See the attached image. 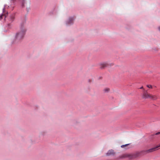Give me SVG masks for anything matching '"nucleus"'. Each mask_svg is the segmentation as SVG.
I'll return each instance as SVG.
<instances>
[{
  "label": "nucleus",
  "instance_id": "20e7f679",
  "mask_svg": "<svg viewBox=\"0 0 160 160\" xmlns=\"http://www.w3.org/2000/svg\"><path fill=\"white\" fill-rule=\"evenodd\" d=\"M109 65L106 62H101V69H103L106 67H108Z\"/></svg>",
  "mask_w": 160,
  "mask_h": 160
},
{
  "label": "nucleus",
  "instance_id": "7ed1b4c3",
  "mask_svg": "<svg viewBox=\"0 0 160 160\" xmlns=\"http://www.w3.org/2000/svg\"><path fill=\"white\" fill-rule=\"evenodd\" d=\"M160 147V144L156 146V147L150 148L147 150V152H152L153 151H156L158 149V148Z\"/></svg>",
  "mask_w": 160,
  "mask_h": 160
},
{
  "label": "nucleus",
  "instance_id": "dca6fc26",
  "mask_svg": "<svg viewBox=\"0 0 160 160\" xmlns=\"http://www.w3.org/2000/svg\"><path fill=\"white\" fill-rule=\"evenodd\" d=\"M158 28L159 31L160 32V27H159Z\"/></svg>",
  "mask_w": 160,
  "mask_h": 160
},
{
  "label": "nucleus",
  "instance_id": "f3484780",
  "mask_svg": "<svg viewBox=\"0 0 160 160\" xmlns=\"http://www.w3.org/2000/svg\"><path fill=\"white\" fill-rule=\"evenodd\" d=\"M143 88V87L142 86V87H141V88H140V89H142Z\"/></svg>",
  "mask_w": 160,
  "mask_h": 160
},
{
  "label": "nucleus",
  "instance_id": "4468645a",
  "mask_svg": "<svg viewBox=\"0 0 160 160\" xmlns=\"http://www.w3.org/2000/svg\"><path fill=\"white\" fill-rule=\"evenodd\" d=\"M11 26V25L10 23H9L8 24V26L9 28H10Z\"/></svg>",
  "mask_w": 160,
  "mask_h": 160
},
{
  "label": "nucleus",
  "instance_id": "39448f33",
  "mask_svg": "<svg viewBox=\"0 0 160 160\" xmlns=\"http://www.w3.org/2000/svg\"><path fill=\"white\" fill-rule=\"evenodd\" d=\"M114 154L113 150L111 149L108 151L106 153V155L107 156H109L112 155H113Z\"/></svg>",
  "mask_w": 160,
  "mask_h": 160
},
{
  "label": "nucleus",
  "instance_id": "f03ea898",
  "mask_svg": "<svg viewBox=\"0 0 160 160\" xmlns=\"http://www.w3.org/2000/svg\"><path fill=\"white\" fill-rule=\"evenodd\" d=\"M138 153H135L134 154H127L125 155V157L129 158V159H132L138 157Z\"/></svg>",
  "mask_w": 160,
  "mask_h": 160
},
{
  "label": "nucleus",
  "instance_id": "423d86ee",
  "mask_svg": "<svg viewBox=\"0 0 160 160\" xmlns=\"http://www.w3.org/2000/svg\"><path fill=\"white\" fill-rule=\"evenodd\" d=\"M4 10L5 9L4 8L3 10V13L0 16V20L2 19L3 17L5 18L6 17V14L4 12Z\"/></svg>",
  "mask_w": 160,
  "mask_h": 160
},
{
  "label": "nucleus",
  "instance_id": "f8f14e48",
  "mask_svg": "<svg viewBox=\"0 0 160 160\" xmlns=\"http://www.w3.org/2000/svg\"><path fill=\"white\" fill-rule=\"evenodd\" d=\"M25 0H22V6H24V4L25 3Z\"/></svg>",
  "mask_w": 160,
  "mask_h": 160
},
{
  "label": "nucleus",
  "instance_id": "a211bd4d",
  "mask_svg": "<svg viewBox=\"0 0 160 160\" xmlns=\"http://www.w3.org/2000/svg\"><path fill=\"white\" fill-rule=\"evenodd\" d=\"M11 0L13 2H14L15 0Z\"/></svg>",
  "mask_w": 160,
  "mask_h": 160
},
{
  "label": "nucleus",
  "instance_id": "1a4fd4ad",
  "mask_svg": "<svg viewBox=\"0 0 160 160\" xmlns=\"http://www.w3.org/2000/svg\"><path fill=\"white\" fill-rule=\"evenodd\" d=\"M105 92H108L109 91V89L108 88H106L103 90Z\"/></svg>",
  "mask_w": 160,
  "mask_h": 160
},
{
  "label": "nucleus",
  "instance_id": "f257e3e1",
  "mask_svg": "<svg viewBox=\"0 0 160 160\" xmlns=\"http://www.w3.org/2000/svg\"><path fill=\"white\" fill-rule=\"evenodd\" d=\"M26 31V29L23 24H21L20 30L18 32L15 36V42H18L23 38Z\"/></svg>",
  "mask_w": 160,
  "mask_h": 160
},
{
  "label": "nucleus",
  "instance_id": "6e6552de",
  "mask_svg": "<svg viewBox=\"0 0 160 160\" xmlns=\"http://www.w3.org/2000/svg\"><path fill=\"white\" fill-rule=\"evenodd\" d=\"M73 18H69L68 21V24H71L73 23Z\"/></svg>",
  "mask_w": 160,
  "mask_h": 160
},
{
  "label": "nucleus",
  "instance_id": "9d476101",
  "mask_svg": "<svg viewBox=\"0 0 160 160\" xmlns=\"http://www.w3.org/2000/svg\"><path fill=\"white\" fill-rule=\"evenodd\" d=\"M10 21L11 22H12V21L13 20V19H14V17H13V15H11L10 16Z\"/></svg>",
  "mask_w": 160,
  "mask_h": 160
},
{
  "label": "nucleus",
  "instance_id": "2eb2a0df",
  "mask_svg": "<svg viewBox=\"0 0 160 160\" xmlns=\"http://www.w3.org/2000/svg\"><path fill=\"white\" fill-rule=\"evenodd\" d=\"M160 134V132H156L155 134L156 135H158L159 134Z\"/></svg>",
  "mask_w": 160,
  "mask_h": 160
},
{
  "label": "nucleus",
  "instance_id": "9b49d317",
  "mask_svg": "<svg viewBox=\"0 0 160 160\" xmlns=\"http://www.w3.org/2000/svg\"><path fill=\"white\" fill-rule=\"evenodd\" d=\"M129 144H130V143H129V144H125V145H121V148H123V147H125L128 146Z\"/></svg>",
  "mask_w": 160,
  "mask_h": 160
},
{
  "label": "nucleus",
  "instance_id": "ddd939ff",
  "mask_svg": "<svg viewBox=\"0 0 160 160\" xmlns=\"http://www.w3.org/2000/svg\"><path fill=\"white\" fill-rule=\"evenodd\" d=\"M147 87L148 88L152 87V86L151 85H147Z\"/></svg>",
  "mask_w": 160,
  "mask_h": 160
},
{
  "label": "nucleus",
  "instance_id": "6ab92c4d",
  "mask_svg": "<svg viewBox=\"0 0 160 160\" xmlns=\"http://www.w3.org/2000/svg\"><path fill=\"white\" fill-rule=\"evenodd\" d=\"M112 65V64H111L110 65V66H111Z\"/></svg>",
  "mask_w": 160,
  "mask_h": 160
},
{
  "label": "nucleus",
  "instance_id": "0eeeda50",
  "mask_svg": "<svg viewBox=\"0 0 160 160\" xmlns=\"http://www.w3.org/2000/svg\"><path fill=\"white\" fill-rule=\"evenodd\" d=\"M142 97L144 98H150V96L148 95L146 92H144L143 95Z\"/></svg>",
  "mask_w": 160,
  "mask_h": 160
}]
</instances>
